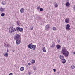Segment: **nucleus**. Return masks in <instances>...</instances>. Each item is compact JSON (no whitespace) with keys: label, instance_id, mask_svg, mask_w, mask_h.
Instances as JSON below:
<instances>
[{"label":"nucleus","instance_id":"obj_1","mask_svg":"<svg viewBox=\"0 0 75 75\" xmlns=\"http://www.w3.org/2000/svg\"><path fill=\"white\" fill-rule=\"evenodd\" d=\"M61 53L63 54L64 56L65 57H67L69 55V52L65 47L63 48Z\"/></svg>","mask_w":75,"mask_h":75},{"label":"nucleus","instance_id":"obj_2","mask_svg":"<svg viewBox=\"0 0 75 75\" xmlns=\"http://www.w3.org/2000/svg\"><path fill=\"white\" fill-rule=\"evenodd\" d=\"M9 30V32L10 33H11V34H12L13 32H14V31H16V29L12 26L10 27Z\"/></svg>","mask_w":75,"mask_h":75},{"label":"nucleus","instance_id":"obj_3","mask_svg":"<svg viewBox=\"0 0 75 75\" xmlns=\"http://www.w3.org/2000/svg\"><path fill=\"white\" fill-rule=\"evenodd\" d=\"M16 30L17 31H20V32H22L23 31V29L22 28H20L19 27H17L16 28Z\"/></svg>","mask_w":75,"mask_h":75},{"label":"nucleus","instance_id":"obj_4","mask_svg":"<svg viewBox=\"0 0 75 75\" xmlns=\"http://www.w3.org/2000/svg\"><path fill=\"white\" fill-rule=\"evenodd\" d=\"M14 38L15 39V40H17V39H20L21 38H20V36L19 34H16Z\"/></svg>","mask_w":75,"mask_h":75},{"label":"nucleus","instance_id":"obj_5","mask_svg":"<svg viewBox=\"0 0 75 75\" xmlns=\"http://www.w3.org/2000/svg\"><path fill=\"white\" fill-rule=\"evenodd\" d=\"M21 38L16 39V44H17V45H18V44H20L21 43Z\"/></svg>","mask_w":75,"mask_h":75},{"label":"nucleus","instance_id":"obj_6","mask_svg":"<svg viewBox=\"0 0 75 75\" xmlns=\"http://www.w3.org/2000/svg\"><path fill=\"white\" fill-rule=\"evenodd\" d=\"M70 25L69 24L67 25L66 27V29L67 31H69L70 30Z\"/></svg>","mask_w":75,"mask_h":75},{"label":"nucleus","instance_id":"obj_7","mask_svg":"<svg viewBox=\"0 0 75 75\" xmlns=\"http://www.w3.org/2000/svg\"><path fill=\"white\" fill-rule=\"evenodd\" d=\"M45 30L46 31H49L50 30V25L47 24L45 27Z\"/></svg>","mask_w":75,"mask_h":75},{"label":"nucleus","instance_id":"obj_8","mask_svg":"<svg viewBox=\"0 0 75 75\" xmlns=\"http://www.w3.org/2000/svg\"><path fill=\"white\" fill-rule=\"evenodd\" d=\"M5 10V8L1 7V8L0 9V11L1 13H3V12Z\"/></svg>","mask_w":75,"mask_h":75},{"label":"nucleus","instance_id":"obj_9","mask_svg":"<svg viewBox=\"0 0 75 75\" xmlns=\"http://www.w3.org/2000/svg\"><path fill=\"white\" fill-rule=\"evenodd\" d=\"M33 47V44L31 43L29 45H28V48L30 49H32Z\"/></svg>","mask_w":75,"mask_h":75},{"label":"nucleus","instance_id":"obj_10","mask_svg":"<svg viewBox=\"0 0 75 75\" xmlns=\"http://www.w3.org/2000/svg\"><path fill=\"white\" fill-rule=\"evenodd\" d=\"M59 58L61 60L64 59V56L62 55H60L59 56Z\"/></svg>","mask_w":75,"mask_h":75},{"label":"nucleus","instance_id":"obj_11","mask_svg":"<svg viewBox=\"0 0 75 75\" xmlns=\"http://www.w3.org/2000/svg\"><path fill=\"white\" fill-rule=\"evenodd\" d=\"M56 48L57 49H58V50H59L60 48H61V45H56Z\"/></svg>","mask_w":75,"mask_h":75},{"label":"nucleus","instance_id":"obj_12","mask_svg":"<svg viewBox=\"0 0 75 75\" xmlns=\"http://www.w3.org/2000/svg\"><path fill=\"white\" fill-rule=\"evenodd\" d=\"M65 22L67 23H69V18H66L65 20Z\"/></svg>","mask_w":75,"mask_h":75},{"label":"nucleus","instance_id":"obj_13","mask_svg":"<svg viewBox=\"0 0 75 75\" xmlns=\"http://www.w3.org/2000/svg\"><path fill=\"white\" fill-rule=\"evenodd\" d=\"M62 62L63 64H65L66 62V60H65V59H62Z\"/></svg>","mask_w":75,"mask_h":75},{"label":"nucleus","instance_id":"obj_14","mask_svg":"<svg viewBox=\"0 0 75 75\" xmlns=\"http://www.w3.org/2000/svg\"><path fill=\"white\" fill-rule=\"evenodd\" d=\"M32 49H33L34 50H35L36 49V45H34L32 46Z\"/></svg>","mask_w":75,"mask_h":75},{"label":"nucleus","instance_id":"obj_15","mask_svg":"<svg viewBox=\"0 0 75 75\" xmlns=\"http://www.w3.org/2000/svg\"><path fill=\"white\" fill-rule=\"evenodd\" d=\"M66 6L67 7H69L70 6V3L69 2H66Z\"/></svg>","mask_w":75,"mask_h":75},{"label":"nucleus","instance_id":"obj_16","mask_svg":"<svg viewBox=\"0 0 75 75\" xmlns=\"http://www.w3.org/2000/svg\"><path fill=\"white\" fill-rule=\"evenodd\" d=\"M20 11L21 13H23L24 12V8H22L20 10Z\"/></svg>","mask_w":75,"mask_h":75},{"label":"nucleus","instance_id":"obj_17","mask_svg":"<svg viewBox=\"0 0 75 75\" xmlns=\"http://www.w3.org/2000/svg\"><path fill=\"white\" fill-rule=\"evenodd\" d=\"M20 70L21 71H23L24 70V67H21L20 69Z\"/></svg>","mask_w":75,"mask_h":75},{"label":"nucleus","instance_id":"obj_18","mask_svg":"<svg viewBox=\"0 0 75 75\" xmlns=\"http://www.w3.org/2000/svg\"><path fill=\"white\" fill-rule=\"evenodd\" d=\"M55 44L54 43L51 46V48H54V47H55Z\"/></svg>","mask_w":75,"mask_h":75},{"label":"nucleus","instance_id":"obj_19","mask_svg":"<svg viewBox=\"0 0 75 75\" xmlns=\"http://www.w3.org/2000/svg\"><path fill=\"white\" fill-rule=\"evenodd\" d=\"M43 52H46V50L45 49V47H44L43 48Z\"/></svg>","mask_w":75,"mask_h":75},{"label":"nucleus","instance_id":"obj_20","mask_svg":"<svg viewBox=\"0 0 75 75\" xmlns=\"http://www.w3.org/2000/svg\"><path fill=\"white\" fill-rule=\"evenodd\" d=\"M4 55L5 56V57H8V54L7 53H6L4 54Z\"/></svg>","mask_w":75,"mask_h":75},{"label":"nucleus","instance_id":"obj_21","mask_svg":"<svg viewBox=\"0 0 75 75\" xmlns=\"http://www.w3.org/2000/svg\"><path fill=\"white\" fill-rule=\"evenodd\" d=\"M4 16H5V13H2L1 14V17H4Z\"/></svg>","mask_w":75,"mask_h":75},{"label":"nucleus","instance_id":"obj_22","mask_svg":"<svg viewBox=\"0 0 75 75\" xmlns=\"http://www.w3.org/2000/svg\"><path fill=\"white\" fill-rule=\"evenodd\" d=\"M53 31H56L57 30V28L55 27H53Z\"/></svg>","mask_w":75,"mask_h":75},{"label":"nucleus","instance_id":"obj_23","mask_svg":"<svg viewBox=\"0 0 75 75\" xmlns=\"http://www.w3.org/2000/svg\"><path fill=\"white\" fill-rule=\"evenodd\" d=\"M71 68H72L73 69H75V66L73 65L71 66Z\"/></svg>","mask_w":75,"mask_h":75},{"label":"nucleus","instance_id":"obj_24","mask_svg":"<svg viewBox=\"0 0 75 75\" xmlns=\"http://www.w3.org/2000/svg\"><path fill=\"white\" fill-rule=\"evenodd\" d=\"M35 62V60H33L32 61L31 63L32 64H34Z\"/></svg>","mask_w":75,"mask_h":75},{"label":"nucleus","instance_id":"obj_25","mask_svg":"<svg viewBox=\"0 0 75 75\" xmlns=\"http://www.w3.org/2000/svg\"><path fill=\"white\" fill-rule=\"evenodd\" d=\"M58 4H57L56 3L54 5V6L55 7H58Z\"/></svg>","mask_w":75,"mask_h":75},{"label":"nucleus","instance_id":"obj_26","mask_svg":"<svg viewBox=\"0 0 75 75\" xmlns=\"http://www.w3.org/2000/svg\"><path fill=\"white\" fill-rule=\"evenodd\" d=\"M5 4H6V2L4 1H3L2 2V4L3 5H5Z\"/></svg>","mask_w":75,"mask_h":75},{"label":"nucleus","instance_id":"obj_27","mask_svg":"<svg viewBox=\"0 0 75 75\" xmlns=\"http://www.w3.org/2000/svg\"><path fill=\"white\" fill-rule=\"evenodd\" d=\"M40 11H42L44 10V9L42 8H40Z\"/></svg>","mask_w":75,"mask_h":75},{"label":"nucleus","instance_id":"obj_28","mask_svg":"<svg viewBox=\"0 0 75 75\" xmlns=\"http://www.w3.org/2000/svg\"><path fill=\"white\" fill-rule=\"evenodd\" d=\"M36 69H37V68L35 67V66H34L33 67V69H34V70H36Z\"/></svg>","mask_w":75,"mask_h":75},{"label":"nucleus","instance_id":"obj_29","mask_svg":"<svg viewBox=\"0 0 75 75\" xmlns=\"http://www.w3.org/2000/svg\"><path fill=\"white\" fill-rule=\"evenodd\" d=\"M31 30H33V28H34V26H31L30 27Z\"/></svg>","mask_w":75,"mask_h":75},{"label":"nucleus","instance_id":"obj_30","mask_svg":"<svg viewBox=\"0 0 75 75\" xmlns=\"http://www.w3.org/2000/svg\"><path fill=\"white\" fill-rule=\"evenodd\" d=\"M5 45H6L7 47H8L9 46H10V45L8 44H5Z\"/></svg>","mask_w":75,"mask_h":75},{"label":"nucleus","instance_id":"obj_31","mask_svg":"<svg viewBox=\"0 0 75 75\" xmlns=\"http://www.w3.org/2000/svg\"><path fill=\"white\" fill-rule=\"evenodd\" d=\"M53 70L54 72H56V69H53Z\"/></svg>","mask_w":75,"mask_h":75},{"label":"nucleus","instance_id":"obj_32","mask_svg":"<svg viewBox=\"0 0 75 75\" xmlns=\"http://www.w3.org/2000/svg\"><path fill=\"white\" fill-rule=\"evenodd\" d=\"M28 74L29 75H31V72H28Z\"/></svg>","mask_w":75,"mask_h":75},{"label":"nucleus","instance_id":"obj_33","mask_svg":"<svg viewBox=\"0 0 75 75\" xmlns=\"http://www.w3.org/2000/svg\"><path fill=\"white\" fill-rule=\"evenodd\" d=\"M17 25H19V23H18V21L17 22Z\"/></svg>","mask_w":75,"mask_h":75},{"label":"nucleus","instance_id":"obj_34","mask_svg":"<svg viewBox=\"0 0 75 75\" xmlns=\"http://www.w3.org/2000/svg\"><path fill=\"white\" fill-rule=\"evenodd\" d=\"M39 9H40V7H37V10H39Z\"/></svg>","mask_w":75,"mask_h":75},{"label":"nucleus","instance_id":"obj_35","mask_svg":"<svg viewBox=\"0 0 75 75\" xmlns=\"http://www.w3.org/2000/svg\"><path fill=\"white\" fill-rule=\"evenodd\" d=\"M8 49H7V52H9Z\"/></svg>","mask_w":75,"mask_h":75},{"label":"nucleus","instance_id":"obj_36","mask_svg":"<svg viewBox=\"0 0 75 75\" xmlns=\"http://www.w3.org/2000/svg\"><path fill=\"white\" fill-rule=\"evenodd\" d=\"M28 65H31V63H28Z\"/></svg>","mask_w":75,"mask_h":75},{"label":"nucleus","instance_id":"obj_37","mask_svg":"<svg viewBox=\"0 0 75 75\" xmlns=\"http://www.w3.org/2000/svg\"><path fill=\"white\" fill-rule=\"evenodd\" d=\"M39 16H39V15H38L37 16V17H38V18H40L39 17Z\"/></svg>","mask_w":75,"mask_h":75},{"label":"nucleus","instance_id":"obj_38","mask_svg":"<svg viewBox=\"0 0 75 75\" xmlns=\"http://www.w3.org/2000/svg\"><path fill=\"white\" fill-rule=\"evenodd\" d=\"M58 43H59L60 42V40H58Z\"/></svg>","mask_w":75,"mask_h":75},{"label":"nucleus","instance_id":"obj_39","mask_svg":"<svg viewBox=\"0 0 75 75\" xmlns=\"http://www.w3.org/2000/svg\"><path fill=\"white\" fill-rule=\"evenodd\" d=\"M74 54H75V52H74Z\"/></svg>","mask_w":75,"mask_h":75},{"label":"nucleus","instance_id":"obj_40","mask_svg":"<svg viewBox=\"0 0 75 75\" xmlns=\"http://www.w3.org/2000/svg\"><path fill=\"white\" fill-rule=\"evenodd\" d=\"M26 28H27V27L26 26Z\"/></svg>","mask_w":75,"mask_h":75}]
</instances>
